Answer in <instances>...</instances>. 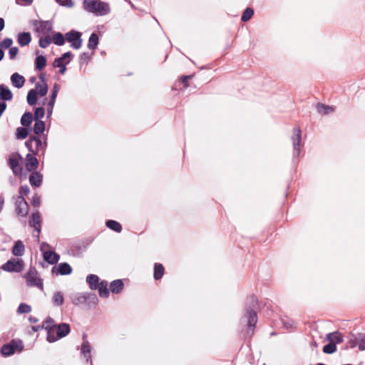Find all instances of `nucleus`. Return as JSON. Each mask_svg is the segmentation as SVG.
I'll return each instance as SVG.
<instances>
[{
  "label": "nucleus",
  "mask_w": 365,
  "mask_h": 365,
  "mask_svg": "<svg viewBox=\"0 0 365 365\" xmlns=\"http://www.w3.org/2000/svg\"><path fill=\"white\" fill-rule=\"evenodd\" d=\"M83 8L96 16H105L110 12L109 5L99 0H84Z\"/></svg>",
  "instance_id": "obj_1"
},
{
  "label": "nucleus",
  "mask_w": 365,
  "mask_h": 365,
  "mask_svg": "<svg viewBox=\"0 0 365 365\" xmlns=\"http://www.w3.org/2000/svg\"><path fill=\"white\" fill-rule=\"evenodd\" d=\"M257 298L254 295L249 297L247 299V307L246 308L245 317L247 318L248 327L252 331L257 322V314L254 310V308L257 305Z\"/></svg>",
  "instance_id": "obj_2"
},
{
  "label": "nucleus",
  "mask_w": 365,
  "mask_h": 365,
  "mask_svg": "<svg viewBox=\"0 0 365 365\" xmlns=\"http://www.w3.org/2000/svg\"><path fill=\"white\" fill-rule=\"evenodd\" d=\"M70 332V326L66 323L59 324L51 329L47 334V340L49 342H54L59 339L66 336Z\"/></svg>",
  "instance_id": "obj_3"
},
{
  "label": "nucleus",
  "mask_w": 365,
  "mask_h": 365,
  "mask_svg": "<svg viewBox=\"0 0 365 365\" xmlns=\"http://www.w3.org/2000/svg\"><path fill=\"white\" fill-rule=\"evenodd\" d=\"M72 303L74 305H81L84 304L95 305L98 302V298L94 293H77L71 297Z\"/></svg>",
  "instance_id": "obj_4"
},
{
  "label": "nucleus",
  "mask_w": 365,
  "mask_h": 365,
  "mask_svg": "<svg viewBox=\"0 0 365 365\" xmlns=\"http://www.w3.org/2000/svg\"><path fill=\"white\" fill-rule=\"evenodd\" d=\"M24 349L21 340H11L9 344H4L1 349V353L5 356L14 354L16 351L21 352Z\"/></svg>",
  "instance_id": "obj_5"
},
{
  "label": "nucleus",
  "mask_w": 365,
  "mask_h": 365,
  "mask_svg": "<svg viewBox=\"0 0 365 365\" xmlns=\"http://www.w3.org/2000/svg\"><path fill=\"white\" fill-rule=\"evenodd\" d=\"M26 284L29 287H36L41 290L43 289V281L39 277L38 272L34 267H31L26 274Z\"/></svg>",
  "instance_id": "obj_6"
},
{
  "label": "nucleus",
  "mask_w": 365,
  "mask_h": 365,
  "mask_svg": "<svg viewBox=\"0 0 365 365\" xmlns=\"http://www.w3.org/2000/svg\"><path fill=\"white\" fill-rule=\"evenodd\" d=\"M66 40L71 43V46L74 49H79L82 46L83 40L81 33L72 30L65 34Z\"/></svg>",
  "instance_id": "obj_7"
},
{
  "label": "nucleus",
  "mask_w": 365,
  "mask_h": 365,
  "mask_svg": "<svg viewBox=\"0 0 365 365\" xmlns=\"http://www.w3.org/2000/svg\"><path fill=\"white\" fill-rule=\"evenodd\" d=\"M22 160L21 156L18 153H13L9 156V165L12 170L14 175H19L22 171V166L21 162Z\"/></svg>",
  "instance_id": "obj_8"
},
{
  "label": "nucleus",
  "mask_w": 365,
  "mask_h": 365,
  "mask_svg": "<svg viewBox=\"0 0 365 365\" xmlns=\"http://www.w3.org/2000/svg\"><path fill=\"white\" fill-rule=\"evenodd\" d=\"M1 268L3 270L9 272H19L23 268V262L19 259H11L4 263Z\"/></svg>",
  "instance_id": "obj_9"
},
{
  "label": "nucleus",
  "mask_w": 365,
  "mask_h": 365,
  "mask_svg": "<svg viewBox=\"0 0 365 365\" xmlns=\"http://www.w3.org/2000/svg\"><path fill=\"white\" fill-rule=\"evenodd\" d=\"M294 155L299 156V147L302 141V131L299 127L293 128V135L292 137Z\"/></svg>",
  "instance_id": "obj_10"
},
{
  "label": "nucleus",
  "mask_w": 365,
  "mask_h": 365,
  "mask_svg": "<svg viewBox=\"0 0 365 365\" xmlns=\"http://www.w3.org/2000/svg\"><path fill=\"white\" fill-rule=\"evenodd\" d=\"M36 32L40 35H48L52 31L53 25L49 21H41L36 23Z\"/></svg>",
  "instance_id": "obj_11"
},
{
  "label": "nucleus",
  "mask_w": 365,
  "mask_h": 365,
  "mask_svg": "<svg viewBox=\"0 0 365 365\" xmlns=\"http://www.w3.org/2000/svg\"><path fill=\"white\" fill-rule=\"evenodd\" d=\"M16 212L21 217H26L28 215L29 205L24 197H18L16 201Z\"/></svg>",
  "instance_id": "obj_12"
},
{
  "label": "nucleus",
  "mask_w": 365,
  "mask_h": 365,
  "mask_svg": "<svg viewBox=\"0 0 365 365\" xmlns=\"http://www.w3.org/2000/svg\"><path fill=\"white\" fill-rule=\"evenodd\" d=\"M26 145L31 152H38L43 148L41 139L37 137H33L26 141Z\"/></svg>",
  "instance_id": "obj_13"
},
{
  "label": "nucleus",
  "mask_w": 365,
  "mask_h": 365,
  "mask_svg": "<svg viewBox=\"0 0 365 365\" xmlns=\"http://www.w3.org/2000/svg\"><path fill=\"white\" fill-rule=\"evenodd\" d=\"M71 267L66 262L61 263L58 267H53L52 268V272L56 274L66 275L71 274Z\"/></svg>",
  "instance_id": "obj_14"
},
{
  "label": "nucleus",
  "mask_w": 365,
  "mask_h": 365,
  "mask_svg": "<svg viewBox=\"0 0 365 365\" xmlns=\"http://www.w3.org/2000/svg\"><path fill=\"white\" fill-rule=\"evenodd\" d=\"M86 335L84 334L83 335V342L81 345V352L84 356V357L86 358V361H90L91 364H92L91 355V347L90 346L88 341L86 339Z\"/></svg>",
  "instance_id": "obj_15"
},
{
  "label": "nucleus",
  "mask_w": 365,
  "mask_h": 365,
  "mask_svg": "<svg viewBox=\"0 0 365 365\" xmlns=\"http://www.w3.org/2000/svg\"><path fill=\"white\" fill-rule=\"evenodd\" d=\"M38 165L37 158L32 154H27L26 156V168L28 171L35 170Z\"/></svg>",
  "instance_id": "obj_16"
},
{
  "label": "nucleus",
  "mask_w": 365,
  "mask_h": 365,
  "mask_svg": "<svg viewBox=\"0 0 365 365\" xmlns=\"http://www.w3.org/2000/svg\"><path fill=\"white\" fill-rule=\"evenodd\" d=\"M43 257L46 262L51 264H56L60 259V256L56 252L51 250L45 252Z\"/></svg>",
  "instance_id": "obj_17"
},
{
  "label": "nucleus",
  "mask_w": 365,
  "mask_h": 365,
  "mask_svg": "<svg viewBox=\"0 0 365 365\" xmlns=\"http://www.w3.org/2000/svg\"><path fill=\"white\" fill-rule=\"evenodd\" d=\"M11 81L14 87L21 88L25 83V78L23 76L19 74L18 73H14L11 76Z\"/></svg>",
  "instance_id": "obj_18"
},
{
  "label": "nucleus",
  "mask_w": 365,
  "mask_h": 365,
  "mask_svg": "<svg viewBox=\"0 0 365 365\" xmlns=\"http://www.w3.org/2000/svg\"><path fill=\"white\" fill-rule=\"evenodd\" d=\"M31 41V36L29 32H22L18 34L17 41L21 46L23 47L29 45Z\"/></svg>",
  "instance_id": "obj_19"
},
{
  "label": "nucleus",
  "mask_w": 365,
  "mask_h": 365,
  "mask_svg": "<svg viewBox=\"0 0 365 365\" xmlns=\"http://www.w3.org/2000/svg\"><path fill=\"white\" fill-rule=\"evenodd\" d=\"M30 224L34 230L39 234L41 232V215L38 212H34L31 217Z\"/></svg>",
  "instance_id": "obj_20"
},
{
  "label": "nucleus",
  "mask_w": 365,
  "mask_h": 365,
  "mask_svg": "<svg viewBox=\"0 0 365 365\" xmlns=\"http://www.w3.org/2000/svg\"><path fill=\"white\" fill-rule=\"evenodd\" d=\"M326 339L331 343H334L336 346L343 341V336L339 331H334L327 334Z\"/></svg>",
  "instance_id": "obj_21"
},
{
  "label": "nucleus",
  "mask_w": 365,
  "mask_h": 365,
  "mask_svg": "<svg viewBox=\"0 0 365 365\" xmlns=\"http://www.w3.org/2000/svg\"><path fill=\"white\" fill-rule=\"evenodd\" d=\"M13 94L11 90L4 84L0 85V99L3 101H11Z\"/></svg>",
  "instance_id": "obj_22"
},
{
  "label": "nucleus",
  "mask_w": 365,
  "mask_h": 365,
  "mask_svg": "<svg viewBox=\"0 0 365 365\" xmlns=\"http://www.w3.org/2000/svg\"><path fill=\"white\" fill-rule=\"evenodd\" d=\"M43 176L38 172H33L29 176V182L32 186L39 187L42 183Z\"/></svg>",
  "instance_id": "obj_23"
},
{
  "label": "nucleus",
  "mask_w": 365,
  "mask_h": 365,
  "mask_svg": "<svg viewBox=\"0 0 365 365\" xmlns=\"http://www.w3.org/2000/svg\"><path fill=\"white\" fill-rule=\"evenodd\" d=\"M86 282L92 290H96L99 284V277L96 274H89L86 277Z\"/></svg>",
  "instance_id": "obj_24"
},
{
  "label": "nucleus",
  "mask_w": 365,
  "mask_h": 365,
  "mask_svg": "<svg viewBox=\"0 0 365 365\" xmlns=\"http://www.w3.org/2000/svg\"><path fill=\"white\" fill-rule=\"evenodd\" d=\"M98 294L101 297H108L109 296V290L108 289V282L103 280L98 285Z\"/></svg>",
  "instance_id": "obj_25"
},
{
  "label": "nucleus",
  "mask_w": 365,
  "mask_h": 365,
  "mask_svg": "<svg viewBox=\"0 0 365 365\" xmlns=\"http://www.w3.org/2000/svg\"><path fill=\"white\" fill-rule=\"evenodd\" d=\"M123 282L121 279H115L110 283V289L113 293L118 294L123 289Z\"/></svg>",
  "instance_id": "obj_26"
},
{
  "label": "nucleus",
  "mask_w": 365,
  "mask_h": 365,
  "mask_svg": "<svg viewBox=\"0 0 365 365\" xmlns=\"http://www.w3.org/2000/svg\"><path fill=\"white\" fill-rule=\"evenodd\" d=\"M24 253V245L21 241L18 240L15 242L14 246L12 249V254L14 256L20 257Z\"/></svg>",
  "instance_id": "obj_27"
},
{
  "label": "nucleus",
  "mask_w": 365,
  "mask_h": 365,
  "mask_svg": "<svg viewBox=\"0 0 365 365\" xmlns=\"http://www.w3.org/2000/svg\"><path fill=\"white\" fill-rule=\"evenodd\" d=\"M356 340L357 341V344L359 345V349L360 351L365 350V334H360L356 337ZM356 345V342H353L351 344V348L355 347Z\"/></svg>",
  "instance_id": "obj_28"
},
{
  "label": "nucleus",
  "mask_w": 365,
  "mask_h": 365,
  "mask_svg": "<svg viewBox=\"0 0 365 365\" xmlns=\"http://www.w3.org/2000/svg\"><path fill=\"white\" fill-rule=\"evenodd\" d=\"M99 43L98 36L96 33L91 34L88 39V48L89 49L95 50Z\"/></svg>",
  "instance_id": "obj_29"
},
{
  "label": "nucleus",
  "mask_w": 365,
  "mask_h": 365,
  "mask_svg": "<svg viewBox=\"0 0 365 365\" xmlns=\"http://www.w3.org/2000/svg\"><path fill=\"white\" fill-rule=\"evenodd\" d=\"M164 274V267L161 264L155 263L154 264V279L158 280L163 277Z\"/></svg>",
  "instance_id": "obj_30"
},
{
  "label": "nucleus",
  "mask_w": 365,
  "mask_h": 365,
  "mask_svg": "<svg viewBox=\"0 0 365 365\" xmlns=\"http://www.w3.org/2000/svg\"><path fill=\"white\" fill-rule=\"evenodd\" d=\"M51 39L57 46H63L66 42V37L60 32L54 33Z\"/></svg>",
  "instance_id": "obj_31"
},
{
  "label": "nucleus",
  "mask_w": 365,
  "mask_h": 365,
  "mask_svg": "<svg viewBox=\"0 0 365 365\" xmlns=\"http://www.w3.org/2000/svg\"><path fill=\"white\" fill-rule=\"evenodd\" d=\"M106 225L109 229L116 232H120L122 230L121 225L117 221L109 220L106 222Z\"/></svg>",
  "instance_id": "obj_32"
},
{
  "label": "nucleus",
  "mask_w": 365,
  "mask_h": 365,
  "mask_svg": "<svg viewBox=\"0 0 365 365\" xmlns=\"http://www.w3.org/2000/svg\"><path fill=\"white\" fill-rule=\"evenodd\" d=\"M33 115L30 112H26L21 117V123L23 126L28 127L31 124Z\"/></svg>",
  "instance_id": "obj_33"
},
{
  "label": "nucleus",
  "mask_w": 365,
  "mask_h": 365,
  "mask_svg": "<svg viewBox=\"0 0 365 365\" xmlns=\"http://www.w3.org/2000/svg\"><path fill=\"white\" fill-rule=\"evenodd\" d=\"M38 92L34 89H31L27 94V103L34 106L37 101Z\"/></svg>",
  "instance_id": "obj_34"
},
{
  "label": "nucleus",
  "mask_w": 365,
  "mask_h": 365,
  "mask_svg": "<svg viewBox=\"0 0 365 365\" xmlns=\"http://www.w3.org/2000/svg\"><path fill=\"white\" fill-rule=\"evenodd\" d=\"M34 90H36L41 96H44L48 92V85L46 82H43V83H37Z\"/></svg>",
  "instance_id": "obj_35"
},
{
  "label": "nucleus",
  "mask_w": 365,
  "mask_h": 365,
  "mask_svg": "<svg viewBox=\"0 0 365 365\" xmlns=\"http://www.w3.org/2000/svg\"><path fill=\"white\" fill-rule=\"evenodd\" d=\"M46 65V58L43 56H38L36 58L35 67L38 71H41Z\"/></svg>",
  "instance_id": "obj_36"
},
{
  "label": "nucleus",
  "mask_w": 365,
  "mask_h": 365,
  "mask_svg": "<svg viewBox=\"0 0 365 365\" xmlns=\"http://www.w3.org/2000/svg\"><path fill=\"white\" fill-rule=\"evenodd\" d=\"M52 302L55 306L62 305L64 302L63 294L61 292H55L52 297Z\"/></svg>",
  "instance_id": "obj_37"
},
{
  "label": "nucleus",
  "mask_w": 365,
  "mask_h": 365,
  "mask_svg": "<svg viewBox=\"0 0 365 365\" xmlns=\"http://www.w3.org/2000/svg\"><path fill=\"white\" fill-rule=\"evenodd\" d=\"M35 123L34 125V132L36 135H39L43 133L45 130V123L42 120H35Z\"/></svg>",
  "instance_id": "obj_38"
},
{
  "label": "nucleus",
  "mask_w": 365,
  "mask_h": 365,
  "mask_svg": "<svg viewBox=\"0 0 365 365\" xmlns=\"http://www.w3.org/2000/svg\"><path fill=\"white\" fill-rule=\"evenodd\" d=\"M43 36V37L39 38L38 45L40 47L45 48L51 44L52 39L49 34Z\"/></svg>",
  "instance_id": "obj_39"
},
{
  "label": "nucleus",
  "mask_w": 365,
  "mask_h": 365,
  "mask_svg": "<svg viewBox=\"0 0 365 365\" xmlns=\"http://www.w3.org/2000/svg\"><path fill=\"white\" fill-rule=\"evenodd\" d=\"M317 111L322 115L328 114L333 111V108L329 106L318 103L317 106Z\"/></svg>",
  "instance_id": "obj_40"
},
{
  "label": "nucleus",
  "mask_w": 365,
  "mask_h": 365,
  "mask_svg": "<svg viewBox=\"0 0 365 365\" xmlns=\"http://www.w3.org/2000/svg\"><path fill=\"white\" fill-rule=\"evenodd\" d=\"M66 63L64 61H62L61 59L56 58L53 61V67L59 68V72L61 74H64L66 68Z\"/></svg>",
  "instance_id": "obj_41"
},
{
  "label": "nucleus",
  "mask_w": 365,
  "mask_h": 365,
  "mask_svg": "<svg viewBox=\"0 0 365 365\" xmlns=\"http://www.w3.org/2000/svg\"><path fill=\"white\" fill-rule=\"evenodd\" d=\"M254 14V11L251 8H247L242 15V17H241V20L242 21H244V22H246L248 20H250L252 16H253Z\"/></svg>",
  "instance_id": "obj_42"
},
{
  "label": "nucleus",
  "mask_w": 365,
  "mask_h": 365,
  "mask_svg": "<svg viewBox=\"0 0 365 365\" xmlns=\"http://www.w3.org/2000/svg\"><path fill=\"white\" fill-rule=\"evenodd\" d=\"M31 306L25 303H21L17 309L18 314H27L31 312Z\"/></svg>",
  "instance_id": "obj_43"
},
{
  "label": "nucleus",
  "mask_w": 365,
  "mask_h": 365,
  "mask_svg": "<svg viewBox=\"0 0 365 365\" xmlns=\"http://www.w3.org/2000/svg\"><path fill=\"white\" fill-rule=\"evenodd\" d=\"M43 328L47 331V334L51 329H54L56 326L54 324L53 320L48 317L43 324Z\"/></svg>",
  "instance_id": "obj_44"
},
{
  "label": "nucleus",
  "mask_w": 365,
  "mask_h": 365,
  "mask_svg": "<svg viewBox=\"0 0 365 365\" xmlns=\"http://www.w3.org/2000/svg\"><path fill=\"white\" fill-rule=\"evenodd\" d=\"M336 351V346L334 343L329 342L323 347V352L325 354H333Z\"/></svg>",
  "instance_id": "obj_45"
},
{
  "label": "nucleus",
  "mask_w": 365,
  "mask_h": 365,
  "mask_svg": "<svg viewBox=\"0 0 365 365\" xmlns=\"http://www.w3.org/2000/svg\"><path fill=\"white\" fill-rule=\"evenodd\" d=\"M45 110L42 107L37 108L34 111L35 120H41V119L44 116Z\"/></svg>",
  "instance_id": "obj_46"
},
{
  "label": "nucleus",
  "mask_w": 365,
  "mask_h": 365,
  "mask_svg": "<svg viewBox=\"0 0 365 365\" xmlns=\"http://www.w3.org/2000/svg\"><path fill=\"white\" fill-rule=\"evenodd\" d=\"M16 135L19 139H24L28 135V131L26 128L19 127L16 130Z\"/></svg>",
  "instance_id": "obj_47"
},
{
  "label": "nucleus",
  "mask_w": 365,
  "mask_h": 365,
  "mask_svg": "<svg viewBox=\"0 0 365 365\" xmlns=\"http://www.w3.org/2000/svg\"><path fill=\"white\" fill-rule=\"evenodd\" d=\"M59 90H60V86L58 83H55L53 87L52 93H51V95L50 97V101L56 102V97H57Z\"/></svg>",
  "instance_id": "obj_48"
},
{
  "label": "nucleus",
  "mask_w": 365,
  "mask_h": 365,
  "mask_svg": "<svg viewBox=\"0 0 365 365\" xmlns=\"http://www.w3.org/2000/svg\"><path fill=\"white\" fill-rule=\"evenodd\" d=\"M13 43V41L10 38H6L0 42V47L4 48H10Z\"/></svg>",
  "instance_id": "obj_49"
},
{
  "label": "nucleus",
  "mask_w": 365,
  "mask_h": 365,
  "mask_svg": "<svg viewBox=\"0 0 365 365\" xmlns=\"http://www.w3.org/2000/svg\"><path fill=\"white\" fill-rule=\"evenodd\" d=\"M73 57V54L71 52H66L64 53L60 58H58V59H61L62 61H67L66 63H68L71 61V59Z\"/></svg>",
  "instance_id": "obj_50"
},
{
  "label": "nucleus",
  "mask_w": 365,
  "mask_h": 365,
  "mask_svg": "<svg viewBox=\"0 0 365 365\" xmlns=\"http://www.w3.org/2000/svg\"><path fill=\"white\" fill-rule=\"evenodd\" d=\"M19 48L17 47H11L9 51L10 59H14L18 53Z\"/></svg>",
  "instance_id": "obj_51"
},
{
  "label": "nucleus",
  "mask_w": 365,
  "mask_h": 365,
  "mask_svg": "<svg viewBox=\"0 0 365 365\" xmlns=\"http://www.w3.org/2000/svg\"><path fill=\"white\" fill-rule=\"evenodd\" d=\"M29 187L27 185L21 186L19 188L20 196L24 197V195H29Z\"/></svg>",
  "instance_id": "obj_52"
},
{
  "label": "nucleus",
  "mask_w": 365,
  "mask_h": 365,
  "mask_svg": "<svg viewBox=\"0 0 365 365\" xmlns=\"http://www.w3.org/2000/svg\"><path fill=\"white\" fill-rule=\"evenodd\" d=\"M54 104H55V101H52L49 100L48 105H47V108H46L48 117H50L51 115L53 109L54 107Z\"/></svg>",
  "instance_id": "obj_53"
},
{
  "label": "nucleus",
  "mask_w": 365,
  "mask_h": 365,
  "mask_svg": "<svg viewBox=\"0 0 365 365\" xmlns=\"http://www.w3.org/2000/svg\"><path fill=\"white\" fill-rule=\"evenodd\" d=\"M60 5L63 6L72 7L73 4L71 0H56Z\"/></svg>",
  "instance_id": "obj_54"
},
{
  "label": "nucleus",
  "mask_w": 365,
  "mask_h": 365,
  "mask_svg": "<svg viewBox=\"0 0 365 365\" xmlns=\"http://www.w3.org/2000/svg\"><path fill=\"white\" fill-rule=\"evenodd\" d=\"M32 204L34 206H39L41 204V197L37 194L34 195L32 198Z\"/></svg>",
  "instance_id": "obj_55"
},
{
  "label": "nucleus",
  "mask_w": 365,
  "mask_h": 365,
  "mask_svg": "<svg viewBox=\"0 0 365 365\" xmlns=\"http://www.w3.org/2000/svg\"><path fill=\"white\" fill-rule=\"evenodd\" d=\"M50 249V245L47 242H42L40 245V250L44 255L45 252H48Z\"/></svg>",
  "instance_id": "obj_56"
},
{
  "label": "nucleus",
  "mask_w": 365,
  "mask_h": 365,
  "mask_svg": "<svg viewBox=\"0 0 365 365\" xmlns=\"http://www.w3.org/2000/svg\"><path fill=\"white\" fill-rule=\"evenodd\" d=\"M284 326L287 329H292L294 327V322L292 320L283 321Z\"/></svg>",
  "instance_id": "obj_57"
},
{
  "label": "nucleus",
  "mask_w": 365,
  "mask_h": 365,
  "mask_svg": "<svg viewBox=\"0 0 365 365\" xmlns=\"http://www.w3.org/2000/svg\"><path fill=\"white\" fill-rule=\"evenodd\" d=\"M192 76H184L182 77V83L185 88L188 87L187 80L191 78Z\"/></svg>",
  "instance_id": "obj_58"
},
{
  "label": "nucleus",
  "mask_w": 365,
  "mask_h": 365,
  "mask_svg": "<svg viewBox=\"0 0 365 365\" xmlns=\"http://www.w3.org/2000/svg\"><path fill=\"white\" fill-rule=\"evenodd\" d=\"M19 4L29 5L32 3L33 0H16Z\"/></svg>",
  "instance_id": "obj_59"
},
{
  "label": "nucleus",
  "mask_w": 365,
  "mask_h": 365,
  "mask_svg": "<svg viewBox=\"0 0 365 365\" xmlns=\"http://www.w3.org/2000/svg\"><path fill=\"white\" fill-rule=\"evenodd\" d=\"M4 205V198L2 195H0V212L2 211Z\"/></svg>",
  "instance_id": "obj_60"
},
{
  "label": "nucleus",
  "mask_w": 365,
  "mask_h": 365,
  "mask_svg": "<svg viewBox=\"0 0 365 365\" xmlns=\"http://www.w3.org/2000/svg\"><path fill=\"white\" fill-rule=\"evenodd\" d=\"M81 60H86L88 58V54L87 53H83L80 56Z\"/></svg>",
  "instance_id": "obj_61"
},
{
  "label": "nucleus",
  "mask_w": 365,
  "mask_h": 365,
  "mask_svg": "<svg viewBox=\"0 0 365 365\" xmlns=\"http://www.w3.org/2000/svg\"><path fill=\"white\" fill-rule=\"evenodd\" d=\"M43 328V324L41 326V325H38V326H34L32 327V329L34 331H39L41 329Z\"/></svg>",
  "instance_id": "obj_62"
},
{
  "label": "nucleus",
  "mask_w": 365,
  "mask_h": 365,
  "mask_svg": "<svg viewBox=\"0 0 365 365\" xmlns=\"http://www.w3.org/2000/svg\"><path fill=\"white\" fill-rule=\"evenodd\" d=\"M29 322L31 323H34H34H36L38 322V319L36 317L31 316L29 317Z\"/></svg>",
  "instance_id": "obj_63"
},
{
  "label": "nucleus",
  "mask_w": 365,
  "mask_h": 365,
  "mask_svg": "<svg viewBox=\"0 0 365 365\" xmlns=\"http://www.w3.org/2000/svg\"><path fill=\"white\" fill-rule=\"evenodd\" d=\"M4 28V20L0 18V31Z\"/></svg>",
  "instance_id": "obj_64"
}]
</instances>
